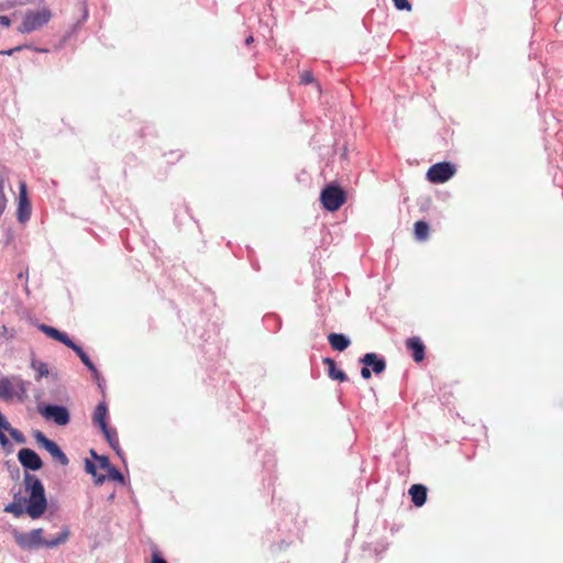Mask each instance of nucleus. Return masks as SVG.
Wrapping results in <instances>:
<instances>
[{
    "instance_id": "obj_1",
    "label": "nucleus",
    "mask_w": 563,
    "mask_h": 563,
    "mask_svg": "<svg viewBox=\"0 0 563 563\" xmlns=\"http://www.w3.org/2000/svg\"><path fill=\"white\" fill-rule=\"evenodd\" d=\"M24 486L29 499L20 494H14L13 501L4 507V511L16 518L27 514L32 519H37L47 508L44 486L35 475L29 473L24 475Z\"/></svg>"
},
{
    "instance_id": "obj_2",
    "label": "nucleus",
    "mask_w": 563,
    "mask_h": 563,
    "mask_svg": "<svg viewBox=\"0 0 563 563\" xmlns=\"http://www.w3.org/2000/svg\"><path fill=\"white\" fill-rule=\"evenodd\" d=\"M69 529L65 527L56 538L52 540H45L43 538V529H33L27 533H15V541L22 548H54L62 543H65L69 538Z\"/></svg>"
},
{
    "instance_id": "obj_3",
    "label": "nucleus",
    "mask_w": 563,
    "mask_h": 563,
    "mask_svg": "<svg viewBox=\"0 0 563 563\" xmlns=\"http://www.w3.org/2000/svg\"><path fill=\"white\" fill-rule=\"evenodd\" d=\"M53 13L49 9L43 8L40 11H27L24 14L23 21L18 27L20 33H31L42 29L45 24L49 22Z\"/></svg>"
},
{
    "instance_id": "obj_4",
    "label": "nucleus",
    "mask_w": 563,
    "mask_h": 563,
    "mask_svg": "<svg viewBox=\"0 0 563 563\" xmlns=\"http://www.w3.org/2000/svg\"><path fill=\"white\" fill-rule=\"evenodd\" d=\"M26 397V383L22 378L3 377L0 379V398L4 400L18 398L23 401Z\"/></svg>"
},
{
    "instance_id": "obj_5",
    "label": "nucleus",
    "mask_w": 563,
    "mask_h": 563,
    "mask_svg": "<svg viewBox=\"0 0 563 563\" xmlns=\"http://www.w3.org/2000/svg\"><path fill=\"white\" fill-rule=\"evenodd\" d=\"M320 201L325 210L333 212L345 203L346 194L340 186L329 185L322 189Z\"/></svg>"
},
{
    "instance_id": "obj_6",
    "label": "nucleus",
    "mask_w": 563,
    "mask_h": 563,
    "mask_svg": "<svg viewBox=\"0 0 563 563\" xmlns=\"http://www.w3.org/2000/svg\"><path fill=\"white\" fill-rule=\"evenodd\" d=\"M455 174V167L449 162L437 163L427 172V179L432 184L448 181Z\"/></svg>"
},
{
    "instance_id": "obj_7",
    "label": "nucleus",
    "mask_w": 563,
    "mask_h": 563,
    "mask_svg": "<svg viewBox=\"0 0 563 563\" xmlns=\"http://www.w3.org/2000/svg\"><path fill=\"white\" fill-rule=\"evenodd\" d=\"M34 439L40 445L46 449L54 459L59 461L62 465L68 464L69 461L66 454L59 449V446L54 441L46 438L43 432L35 431Z\"/></svg>"
},
{
    "instance_id": "obj_8",
    "label": "nucleus",
    "mask_w": 563,
    "mask_h": 563,
    "mask_svg": "<svg viewBox=\"0 0 563 563\" xmlns=\"http://www.w3.org/2000/svg\"><path fill=\"white\" fill-rule=\"evenodd\" d=\"M41 413L44 418L53 420L58 426H66L70 420L68 410L63 406L48 405Z\"/></svg>"
},
{
    "instance_id": "obj_9",
    "label": "nucleus",
    "mask_w": 563,
    "mask_h": 563,
    "mask_svg": "<svg viewBox=\"0 0 563 563\" xmlns=\"http://www.w3.org/2000/svg\"><path fill=\"white\" fill-rule=\"evenodd\" d=\"M18 459L25 468L32 471H37L43 466L38 454L31 449H21L18 453Z\"/></svg>"
},
{
    "instance_id": "obj_10",
    "label": "nucleus",
    "mask_w": 563,
    "mask_h": 563,
    "mask_svg": "<svg viewBox=\"0 0 563 563\" xmlns=\"http://www.w3.org/2000/svg\"><path fill=\"white\" fill-rule=\"evenodd\" d=\"M20 194H19V211H18V218L21 222L25 221L31 213V206L27 200V194H26V185L25 183H20Z\"/></svg>"
},
{
    "instance_id": "obj_11",
    "label": "nucleus",
    "mask_w": 563,
    "mask_h": 563,
    "mask_svg": "<svg viewBox=\"0 0 563 563\" xmlns=\"http://www.w3.org/2000/svg\"><path fill=\"white\" fill-rule=\"evenodd\" d=\"M406 347L411 352L415 362L420 363L424 360L426 346L420 340V338H409L406 341Z\"/></svg>"
},
{
    "instance_id": "obj_12",
    "label": "nucleus",
    "mask_w": 563,
    "mask_h": 563,
    "mask_svg": "<svg viewBox=\"0 0 563 563\" xmlns=\"http://www.w3.org/2000/svg\"><path fill=\"white\" fill-rule=\"evenodd\" d=\"M366 366H371L375 374H380L386 368V361L375 353H366L361 360Z\"/></svg>"
},
{
    "instance_id": "obj_13",
    "label": "nucleus",
    "mask_w": 563,
    "mask_h": 563,
    "mask_svg": "<svg viewBox=\"0 0 563 563\" xmlns=\"http://www.w3.org/2000/svg\"><path fill=\"white\" fill-rule=\"evenodd\" d=\"M37 328L41 332L45 333L48 338L54 339L58 342H62L66 346H69V344L73 342L66 333L60 332L59 330H57L51 325L41 323L37 325Z\"/></svg>"
},
{
    "instance_id": "obj_14",
    "label": "nucleus",
    "mask_w": 563,
    "mask_h": 563,
    "mask_svg": "<svg viewBox=\"0 0 563 563\" xmlns=\"http://www.w3.org/2000/svg\"><path fill=\"white\" fill-rule=\"evenodd\" d=\"M427 493H428V489L422 484H413L409 488V495L411 497V501L413 503V505L416 507H421L424 505V503L427 500Z\"/></svg>"
},
{
    "instance_id": "obj_15",
    "label": "nucleus",
    "mask_w": 563,
    "mask_h": 563,
    "mask_svg": "<svg viewBox=\"0 0 563 563\" xmlns=\"http://www.w3.org/2000/svg\"><path fill=\"white\" fill-rule=\"evenodd\" d=\"M328 341L333 350L340 352L347 349L351 344V341L344 334L334 332L328 335Z\"/></svg>"
},
{
    "instance_id": "obj_16",
    "label": "nucleus",
    "mask_w": 563,
    "mask_h": 563,
    "mask_svg": "<svg viewBox=\"0 0 563 563\" xmlns=\"http://www.w3.org/2000/svg\"><path fill=\"white\" fill-rule=\"evenodd\" d=\"M68 347H70L79 356L81 362L90 369L93 377L96 379H99V372L93 365V363L90 361L89 356L85 353V351L74 342H71Z\"/></svg>"
},
{
    "instance_id": "obj_17",
    "label": "nucleus",
    "mask_w": 563,
    "mask_h": 563,
    "mask_svg": "<svg viewBox=\"0 0 563 563\" xmlns=\"http://www.w3.org/2000/svg\"><path fill=\"white\" fill-rule=\"evenodd\" d=\"M108 413V408L106 402H100L93 412L92 420L95 424H97L100 430H106V427H108L106 418Z\"/></svg>"
},
{
    "instance_id": "obj_18",
    "label": "nucleus",
    "mask_w": 563,
    "mask_h": 563,
    "mask_svg": "<svg viewBox=\"0 0 563 563\" xmlns=\"http://www.w3.org/2000/svg\"><path fill=\"white\" fill-rule=\"evenodd\" d=\"M323 363L328 366V375L330 378L339 382L347 380L346 374L342 369L336 368V364L332 358L327 357L323 360Z\"/></svg>"
},
{
    "instance_id": "obj_19",
    "label": "nucleus",
    "mask_w": 563,
    "mask_h": 563,
    "mask_svg": "<svg viewBox=\"0 0 563 563\" xmlns=\"http://www.w3.org/2000/svg\"><path fill=\"white\" fill-rule=\"evenodd\" d=\"M101 431H102L104 438L107 439L108 443L110 444V446L118 454H120V444H119V438H118L117 431L113 429H109L108 427H106V430H101Z\"/></svg>"
},
{
    "instance_id": "obj_20",
    "label": "nucleus",
    "mask_w": 563,
    "mask_h": 563,
    "mask_svg": "<svg viewBox=\"0 0 563 563\" xmlns=\"http://www.w3.org/2000/svg\"><path fill=\"white\" fill-rule=\"evenodd\" d=\"M415 236L419 241H426L429 236V224L426 221H417L415 223Z\"/></svg>"
},
{
    "instance_id": "obj_21",
    "label": "nucleus",
    "mask_w": 563,
    "mask_h": 563,
    "mask_svg": "<svg viewBox=\"0 0 563 563\" xmlns=\"http://www.w3.org/2000/svg\"><path fill=\"white\" fill-rule=\"evenodd\" d=\"M32 368L36 372V379H41L48 375V367L45 363L33 360L31 363Z\"/></svg>"
},
{
    "instance_id": "obj_22",
    "label": "nucleus",
    "mask_w": 563,
    "mask_h": 563,
    "mask_svg": "<svg viewBox=\"0 0 563 563\" xmlns=\"http://www.w3.org/2000/svg\"><path fill=\"white\" fill-rule=\"evenodd\" d=\"M85 470H86V472L88 474H91L96 478V484H102L104 482V476L103 475H100V476L97 475V466L90 460H86V462H85Z\"/></svg>"
},
{
    "instance_id": "obj_23",
    "label": "nucleus",
    "mask_w": 563,
    "mask_h": 563,
    "mask_svg": "<svg viewBox=\"0 0 563 563\" xmlns=\"http://www.w3.org/2000/svg\"><path fill=\"white\" fill-rule=\"evenodd\" d=\"M9 429V422L7 421V419L1 416V421H0V444L1 446L5 448L8 444H9V440L7 438V435L2 432V430H5Z\"/></svg>"
},
{
    "instance_id": "obj_24",
    "label": "nucleus",
    "mask_w": 563,
    "mask_h": 563,
    "mask_svg": "<svg viewBox=\"0 0 563 563\" xmlns=\"http://www.w3.org/2000/svg\"><path fill=\"white\" fill-rule=\"evenodd\" d=\"M7 431L10 433V435L12 437V439L15 442H18V443L25 442V438H24L23 433L21 431H19L18 429H14L9 424V429H7Z\"/></svg>"
},
{
    "instance_id": "obj_25",
    "label": "nucleus",
    "mask_w": 563,
    "mask_h": 563,
    "mask_svg": "<svg viewBox=\"0 0 563 563\" xmlns=\"http://www.w3.org/2000/svg\"><path fill=\"white\" fill-rule=\"evenodd\" d=\"M299 82L301 85H309V84H312L314 82V77L312 75V73L310 70H303L301 74H300V80Z\"/></svg>"
},
{
    "instance_id": "obj_26",
    "label": "nucleus",
    "mask_w": 563,
    "mask_h": 563,
    "mask_svg": "<svg viewBox=\"0 0 563 563\" xmlns=\"http://www.w3.org/2000/svg\"><path fill=\"white\" fill-rule=\"evenodd\" d=\"M398 10L411 11L412 7L408 0H393Z\"/></svg>"
},
{
    "instance_id": "obj_27",
    "label": "nucleus",
    "mask_w": 563,
    "mask_h": 563,
    "mask_svg": "<svg viewBox=\"0 0 563 563\" xmlns=\"http://www.w3.org/2000/svg\"><path fill=\"white\" fill-rule=\"evenodd\" d=\"M108 473H109V477L111 479H114V481H119V482H122L123 481V475L121 474L120 471H118L115 467L113 466H110L108 468Z\"/></svg>"
},
{
    "instance_id": "obj_28",
    "label": "nucleus",
    "mask_w": 563,
    "mask_h": 563,
    "mask_svg": "<svg viewBox=\"0 0 563 563\" xmlns=\"http://www.w3.org/2000/svg\"><path fill=\"white\" fill-rule=\"evenodd\" d=\"M91 454L99 461L100 467L108 470L111 466L107 456H98L93 451Z\"/></svg>"
},
{
    "instance_id": "obj_29",
    "label": "nucleus",
    "mask_w": 563,
    "mask_h": 563,
    "mask_svg": "<svg viewBox=\"0 0 563 563\" xmlns=\"http://www.w3.org/2000/svg\"><path fill=\"white\" fill-rule=\"evenodd\" d=\"M369 366H364L362 369H361V376L364 378V379H369L371 376H372V372L369 371L368 368Z\"/></svg>"
},
{
    "instance_id": "obj_30",
    "label": "nucleus",
    "mask_w": 563,
    "mask_h": 563,
    "mask_svg": "<svg viewBox=\"0 0 563 563\" xmlns=\"http://www.w3.org/2000/svg\"><path fill=\"white\" fill-rule=\"evenodd\" d=\"M11 24L10 19L7 15H0V25L4 27H9Z\"/></svg>"
},
{
    "instance_id": "obj_31",
    "label": "nucleus",
    "mask_w": 563,
    "mask_h": 563,
    "mask_svg": "<svg viewBox=\"0 0 563 563\" xmlns=\"http://www.w3.org/2000/svg\"><path fill=\"white\" fill-rule=\"evenodd\" d=\"M0 201H3L5 203L3 179H0Z\"/></svg>"
},
{
    "instance_id": "obj_32",
    "label": "nucleus",
    "mask_w": 563,
    "mask_h": 563,
    "mask_svg": "<svg viewBox=\"0 0 563 563\" xmlns=\"http://www.w3.org/2000/svg\"><path fill=\"white\" fill-rule=\"evenodd\" d=\"M152 563H167L166 560H164L163 558H161L159 555L157 554H154L153 555V559H152Z\"/></svg>"
},
{
    "instance_id": "obj_33",
    "label": "nucleus",
    "mask_w": 563,
    "mask_h": 563,
    "mask_svg": "<svg viewBox=\"0 0 563 563\" xmlns=\"http://www.w3.org/2000/svg\"><path fill=\"white\" fill-rule=\"evenodd\" d=\"M21 49H22V46H16V47H13V48H10L8 51L2 52V54L12 55L14 52H18V51H21Z\"/></svg>"
},
{
    "instance_id": "obj_34",
    "label": "nucleus",
    "mask_w": 563,
    "mask_h": 563,
    "mask_svg": "<svg viewBox=\"0 0 563 563\" xmlns=\"http://www.w3.org/2000/svg\"><path fill=\"white\" fill-rule=\"evenodd\" d=\"M5 203L3 201H0V216L3 213Z\"/></svg>"
},
{
    "instance_id": "obj_35",
    "label": "nucleus",
    "mask_w": 563,
    "mask_h": 563,
    "mask_svg": "<svg viewBox=\"0 0 563 563\" xmlns=\"http://www.w3.org/2000/svg\"><path fill=\"white\" fill-rule=\"evenodd\" d=\"M253 41H254L253 36L250 35L249 37H246L245 43L249 45V44L253 43Z\"/></svg>"
},
{
    "instance_id": "obj_36",
    "label": "nucleus",
    "mask_w": 563,
    "mask_h": 563,
    "mask_svg": "<svg viewBox=\"0 0 563 563\" xmlns=\"http://www.w3.org/2000/svg\"><path fill=\"white\" fill-rule=\"evenodd\" d=\"M1 330H2V332H5L7 331V327L2 325Z\"/></svg>"
}]
</instances>
